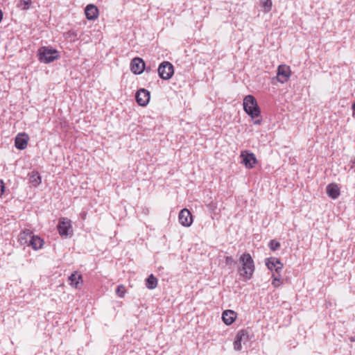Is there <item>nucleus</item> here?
<instances>
[{
  "mask_svg": "<svg viewBox=\"0 0 355 355\" xmlns=\"http://www.w3.org/2000/svg\"><path fill=\"white\" fill-rule=\"evenodd\" d=\"M352 116L355 119V102L352 105Z\"/></svg>",
  "mask_w": 355,
  "mask_h": 355,
  "instance_id": "30",
  "label": "nucleus"
},
{
  "mask_svg": "<svg viewBox=\"0 0 355 355\" xmlns=\"http://www.w3.org/2000/svg\"><path fill=\"white\" fill-rule=\"evenodd\" d=\"M291 75V71L288 66L281 64L277 68V79L281 83L288 81Z\"/></svg>",
  "mask_w": 355,
  "mask_h": 355,
  "instance_id": "5",
  "label": "nucleus"
},
{
  "mask_svg": "<svg viewBox=\"0 0 355 355\" xmlns=\"http://www.w3.org/2000/svg\"><path fill=\"white\" fill-rule=\"evenodd\" d=\"M349 340H350L351 342H354L355 341V337H352H352H350Z\"/></svg>",
  "mask_w": 355,
  "mask_h": 355,
  "instance_id": "32",
  "label": "nucleus"
},
{
  "mask_svg": "<svg viewBox=\"0 0 355 355\" xmlns=\"http://www.w3.org/2000/svg\"><path fill=\"white\" fill-rule=\"evenodd\" d=\"M234 262V260L232 257H227L225 259V263L227 265H230Z\"/></svg>",
  "mask_w": 355,
  "mask_h": 355,
  "instance_id": "28",
  "label": "nucleus"
},
{
  "mask_svg": "<svg viewBox=\"0 0 355 355\" xmlns=\"http://www.w3.org/2000/svg\"><path fill=\"white\" fill-rule=\"evenodd\" d=\"M249 335L246 330L242 329L238 331L234 342V348L235 350L240 351L242 348L241 343L244 344L248 340Z\"/></svg>",
  "mask_w": 355,
  "mask_h": 355,
  "instance_id": "8",
  "label": "nucleus"
},
{
  "mask_svg": "<svg viewBox=\"0 0 355 355\" xmlns=\"http://www.w3.org/2000/svg\"><path fill=\"white\" fill-rule=\"evenodd\" d=\"M71 229V221L65 218H62L58 223V230L61 236H67Z\"/></svg>",
  "mask_w": 355,
  "mask_h": 355,
  "instance_id": "11",
  "label": "nucleus"
},
{
  "mask_svg": "<svg viewBox=\"0 0 355 355\" xmlns=\"http://www.w3.org/2000/svg\"><path fill=\"white\" fill-rule=\"evenodd\" d=\"M157 286V279L151 274L148 277V278L146 279V286L150 289L153 290Z\"/></svg>",
  "mask_w": 355,
  "mask_h": 355,
  "instance_id": "19",
  "label": "nucleus"
},
{
  "mask_svg": "<svg viewBox=\"0 0 355 355\" xmlns=\"http://www.w3.org/2000/svg\"><path fill=\"white\" fill-rule=\"evenodd\" d=\"M29 137L26 133H19L15 139V146L19 150H24L27 147Z\"/></svg>",
  "mask_w": 355,
  "mask_h": 355,
  "instance_id": "13",
  "label": "nucleus"
},
{
  "mask_svg": "<svg viewBox=\"0 0 355 355\" xmlns=\"http://www.w3.org/2000/svg\"><path fill=\"white\" fill-rule=\"evenodd\" d=\"M260 3L261 5L263 7L265 12H268L271 10L272 6L271 0H261Z\"/></svg>",
  "mask_w": 355,
  "mask_h": 355,
  "instance_id": "21",
  "label": "nucleus"
},
{
  "mask_svg": "<svg viewBox=\"0 0 355 355\" xmlns=\"http://www.w3.org/2000/svg\"><path fill=\"white\" fill-rule=\"evenodd\" d=\"M240 157L242 158L241 162L248 168H253L257 163L254 154L247 150L241 151Z\"/></svg>",
  "mask_w": 355,
  "mask_h": 355,
  "instance_id": "6",
  "label": "nucleus"
},
{
  "mask_svg": "<svg viewBox=\"0 0 355 355\" xmlns=\"http://www.w3.org/2000/svg\"><path fill=\"white\" fill-rule=\"evenodd\" d=\"M255 119V120L254 121V124H255V125H260V124L261 123V121H262L261 118H260V119H257V118H256V119Z\"/></svg>",
  "mask_w": 355,
  "mask_h": 355,
  "instance_id": "29",
  "label": "nucleus"
},
{
  "mask_svg": "<svg viewBox=\"0 0 355 355\" xmlns=\"http://www.w3.org/2000/svg\"><path fill=\"white\" fill-rule=\"evenodd\" d=\"M31 236H33V232L29 230H25L20 234V239L24 240V243H28V237L31 239Z\"/></svg>",
  "mask_w": 355,
  "mask_h": 355,
  "instance_id": "22",
  "label": "nucleus"
},
{
  "mask_svg": "<svg viewBox=\"0 0 355 355\" xmlns=\"http://www.w3.org/2000/svg\"><path fill=\"white\" fill-rule=\"evenodd\" d=\"M222 318L223 322L230 325L232 324L236 318V313L232 310H226L223 313Z\"/></svg>",
  "mask_w": 355,
  "mask_h": 355,
  "instance_id": "16",
  "label": "nucleus"
},
{
  "mask_svg": "<svg viewBox=\"0 0 355 355\" xmlns=\"http://www.w3.org/2000/svg\"><path fill=\"white\" fill-rule=\"evenodd\" d=\"M28 242V245L31 246L35 250L41 249L44 245V240L40 236L35 235L31 236V239Z\"/></svg>",
  "mask_w": 355,
  "mask_h": 355,
  "instance_id": "15",
  "label": "nucleus"
},
{
  "mask_svg": "<svg viewBox=\"0 0 355 355\" xmlns=\"http://www.w3.org/2000/svg\"><path fill=\"white\" fill-rule=\"evenodd\" d=\"M268 247L271 250L275 251L280 247V243L279 242L272 239L269 242Z\"/></svg>",
  "mask_w": 355,
  "mask_h": 355,
  "instance_id": "25",
  "label": "nucleus"
},
{
  "mask_svg": "<svg viewBox=\"0 0 355 355\" xmlns=\"http://www.w3.org/2000/svg\"><path fill=\"white\" fill-rule=\"evenodd\" d=\"M265 263L266 266L270 270H275V274H279L282 270L283 263H282L280 260L276 257L267 258L266 259Z\"/></svg>",
  "mask_w": 355,
  "mask_h": 355,
  "instance_id": "7",
  "label": "nucleus"
},
{
  "mask_svg": "<svg viewBox=\"0 0 355 355\" xmlns=\"http://www.w3.org/2000/svg\"><path fill=\"white\" fill-rule=\"evenodd\" d=\"M159 76L163 80H169L174 73L173 65L168 62H162L158 67Z\"/></svg>",
  "mask_w": 355,
  "mask_h": 355,
  "instance_id": "4",
  "label": "nucleus"
},
{
  "mask_svg": "<svg viewBox=\"0 0 355 355\" xmlns=\"http://www.w3.org/2000/svg\"><path fill=\"white\" fill-rule=\"evenodd\" d=\"M272 284L274 286V287H275V288L279 287L280 285L279 282L281 280L280 273H279V274L272 273Z\"/></svg>",
  "mask_w": 355,
  "mask_h": 355,
  "instance_id": "23",
  "label": "nucleus"
},
{
  "mask_svg": "<svg viewBox=\"0 0 355 355\" xmlns=\"http://www.w3.org/2000/svg\"><path fill=\"white\" fill-rule=\"evenodd\" d=\"M125 289L123 285H119L117 286L116 290V293L119 297H123L125 295Z\"/></svg>",
  "mask_w": 355,
  "mask_h": 355,
  "instance_id": "26",
  "label": "nucleus"
},
{
  "mask_svg": "<svg viewBox=\"0 0 355 355\" xmlns=\"http://www.w3.org/2000/svg\"><path fill=\"white\" fill-rule=\"evenodd\" d=\"M29 182L33 187H37L42 182V178L37 171H32L30 174Z\"/></svg>",
  "mask_w": 355,
  "mask_h": 355,
  "instance_id": "18",
  "label": "nucleus"
},
{
  "mask_svg": "<svg viewBox=\"0 0 355 355\" xmlns=\"http://www.w3.org/2000/svg\"><path fill=\"white\" fill-rule=\"evenodd\" d=\"M145 69V62L140 58H135L130 63V69L135 74H141Z\"/></svg>",
  "mask_w": 355,
  "mask_h": 355,
  "instance_id": "12",
  "label": "nucleus"
},
{
  "mask_svg": "<svg viewBox=\"0 0 355 355\" xmlns=\"http://www.w3.org/2000/svg\"><path fill=\"white\" fill-rule=\"evenodd\" d=\"M243 110L252 118L260 117L261 110L256 98L252 95L246 96L243 99Z\"/></svg>",
  "mask_w": 355,
  "mask_h": 355,
  "instance_id": "1",
  "label": "nucleus"
},
{
  "mask_svg": "<svg viewBox=\"0 0 355 355\" xmlns=\"http://www.w3.org/2000/svg\"><path fill=\"white\" fill-rule=\"evenodd\" d=\"M86 17L89 20H94L98 17V10L97 7L93 4H89L85 9Z\"/></svg>",
  "mask_w": 355,
  "mask_h": 355,
  "instance_id": "14",
  "label": "nucleus"
},
{
  "mask_svg": "<svg viewBox=\"0 0 355 355\" xmlns=\"http://www.w3.org/2000/svg\"><path fill=\"white\" fill-rule=\"evenodd\" d=\"M327 193L332 199H336L340 195V189L336 184H329L327 186Z\"/></svg>",
  "mask_w": 355,
  "mask_h": 355,
  "instance_id": "17",
  "label": "nucleus"
},
{
  "mask_svg": "<svg viewBox=\"0 0 355 355\" xmlns=\"http://www.w3.org/2000/svg\"><path fill=\"white\" fill-rule=\"evenodd\" d=\"M38 58L41 62L50 63L59 57L58 51L49 46H42L38 50Z\"/></svg>",
  "mask_w": 355,
  "mask_h": 355,
  "instance_id": "3",
  "label": "nucleus"
},
{
  "mask_svg": "<svg viewBox=\"0 0 355 355\" xmlns=\"http://www.w3.org/2000/svg\"><path fill=\"white\" fill-rule=\"evenodd\" d=\"M178 220L182 226L189 227L193 223L192 214L189 211V209H183L179 214Z\"/></svg>",
  "mask_w": 355,
  "mask_h": 355,
  "instance_id": "9",
  "label": "nucleus"
},
{
  "mask_svg": "<svg viewBox=\"0 0 355 355\" xmlns=\"http://www.w3.org/2000/svg\"><path fill=\"white\" fill-rule=\"evenodd\" d=\"M242 268L240 270L241 275L250 279L254 271V261L249 253L243 254L240 258Z\"/></svg>",
  "mask_w": 355,
  "mask_h": 355,
  "instance_id": "2",
  "label": "nucleus"
},
{
  "mask_svg": "<svg viewBox=\"0 0 355 355\" xmlns=\"http://www.w3.org/2000/svg\"><path fill=\"white\" fill-rule=\"evenodd\" d=\"M351 168L355 171V158L352 160Z\"/></svg>",
  "mask_w": 355,
  "mask_h": 355,
  "instance_id": "31",
  "label": "nucleus"
},
{
  "mask_svg": "<svg viewBox=\"0 0 355 355\" xmlns=\"http://www.w3.org/2000/svg\"><path fill=\"white\" fill-rule=\"evenodd\" d=\"M31 0H20L18 4L19 7H21L23 10H28L31 4Z\"/></svg>",
  "mask_w": 355,
  "mask_h": 355,
  "instance_id": "24",
  "label": "nucleus"
},
{
  "mask_svg": "<svg viewBox=\"0 0 355 355\" xmlns=\"http://www.w3.org/2000/svg\"><path fill=\"white\" fill-rule=\"evenodd\" d=\"M81 279H82V275H78L77 272L72 273L69 277V281L70 282V284L75 288H78V284H79L78 280Z\"/></svg>",
  "mask_w": 355,
  "mask_h": 355,
  "instance_id": "20",
  "label": "nucleus"
},
{
  "mask_svg": "<svg viewBox=\"0 0 355 355\" xmlns=\"http://www.w3.org/2000/svg\"><path fill=\"white\" fill-rule=\"evenodd\" d=\"M135 98L139 105L146 106L150 101V92L146 89H140L137 92Z\"/></svg>",
  "mask_w": 355,
  "mask_h": 355,
  "instance_id": "10",
  "label": "nucleus"
},
{
  "mask_svg": "<svg viewBox=\"0 0 355 355\" xmlns=\"http://www.w3.org/2000/svg\"><path fill=\"white\" fill-rule=\"evenodd\" d=\"M4 191H5V187H4L3 182L0 180V196H1L3 195V193H4Z\"/></svg>",
  "mask_w": 355,
  "mask_h": 355,
  "instance_id": "27",
  "label": "nucleus"
}]
</instances>
